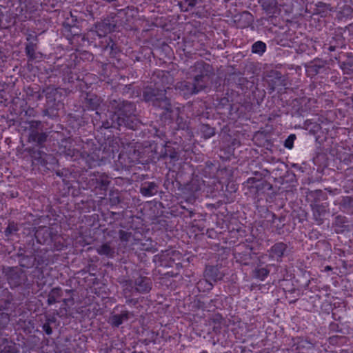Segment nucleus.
Returning a JSON list of instances; mask_svg holds the SVG:
<instances>
[{
  "label": "nucleus",
  "mask_w": 353,
  "mask_h": 353,
  "mask_svg": "<svg viewBox=\"0 0 353 353\" xmlns=\"http://www.w3.org/2000/svg\"><path fill=\"white\" fill-rule=\"evenodd\" d=\"M136 105L132 101L118 99L110 100L106 119L102 121L101 127L105 129L114 128L121 130L125 128L136 130L139 120L135 115Z\"/></svg>",
  "instance_id": "1"
},
{
  "label": "nucleus",
  "mask_w": 353,
  "mask_h": 353,
  "mask_svg": "<svg viewBox=\"0 0 353 353\" xmlns=\"http://www.w3.org/2000/svg\"><path fill=\"white\" fill-rule=\"evenodd\" d=\"M119 139L114 138L108 141V144L104 146H94L93 143L88 142L83 146L79 163L85 164L89 168L101 166L107 162H110L115 157L116 153L119 150Z\"/></svg>",
  "instance_id": "2"
},
{
  "label": "nucleus",
  "mask_w": 353,
  "mask_h": 353,
  "mask_svg": "<svg viewBox=\"0 0 353 353\" xmlns=\"http://www.w3.org/2000/svg\"><path fill=\"white\" fill-rule=\"evenodd\" d=\"M165 88L148 85L143 88L142 100L156 109L163 110L160 115L161 120L171 122L174 119V110L170 99L166 96Z\"/></svg>",
  "instance_id": "3"
},
{
  "label": "nucleus",
  "mask_w": 353,
  "mask_h": 353,
  "mask_svg": "<svg viewBox=\"0 0 353 353\" xmlns=\"http://www.w3.org/2000/svg\"><path fill=\"white\" fill-rule=\"evenodd\" d=\"M210 67V65L208 63L197 62L195 64V68L200 70L201 74L195 75L192 81H181L177 82L175 85L176 90L185 99H188L203 90L207 87L208 77L207 74H204L202 70L208 72Z\"/></svg>",
  "instance_id": "4"
},
{
  "label": "nucleus",
  "mask_w": 353,
  "mask_h": 353,
  "mask_svg": "<svg viewBox=\"0 0 353 353\" xmlns=\"http://www.w3.org/2000/svg\"><path fill=\"white\" fill-rule=\"evenodd\" d=\"M34 237L38 243L46 245L48 250H61L63 247L60 234L52 227L39 226L35 230Z\"/></svg>",
  "instance_id": "5"
},
{
  "label": "nucleus",
  "mask_w": 353,
  "mask_h": 353,
  "mask_svg": "<svg viewBox=\"0 0 353 353\" xmlns=\"http://www.w3.org/2000/svg\"><path fill=\"white\" fill-rule=\"evenodd\" d=\"M79 183L83 189H90L95 194H98L99 191L107 190L110 180L105 172L95 171L81 177Z\"/></svg>",
  "instance_id": "6"
},
{
  "label": "nucleus",
  "mask_w": 353,
  "mask_h": 353,
  "mask_svg": "<svg viewBox=\"0 0 353 353\" xmlns=\"http://www.w3.org/2000/svg\"><path fill=\"white\" fill-rule=\"evenodd\" d=\"M146 161L143 159L139 150H136L132 146H128L120 152L117 160L114 161V163L116 169L117 170H129L137 163L143 164Z\"/></svg>",
  "instance_id": "7"
},
{
  "label": "nucleus",
  "mask_w": 353,
  "mask_h": 353,
  "mask_svg": "<svg viewBox=\"0 0 353 353\" xmlns=\"http://www.w3.org/2000/svg\"><path fill=\"white\" fill-rule=\"evenodd\" d=\"M43 92L45 93L46 103L43 114L50 118L57 117V111L62 106V93L60 88L47 87Z\"/></svg>",
  "instance_id": "8"
},
{
  "label": "nucleus",
  "mask_w": 353,
  "mask_h": 353,
  "mask_svg": "<svg viewBox=\"0 0 353 353\" xmlns=\"http://www.w3.org/2000/svg\"><path fill=\"white\" fill-rule=\"evenodd\" d=\"M259 212L261 213V216L265 219L267 223H270V229L272 232L279 235H283L285 234V232H290L289 230H285V215L281 214L277 216L274 212L270 211L265 207L261 208V210Z\"/></svg>",
  "instance_id": "9"
},
{
  "label": "nucleus",
  "mask_w": 353,
  "mask_h": 353,
  "mask_svg": "<svg viewBox=\"0 0 353 353\" xmlns=\"http://www.w3.org/2000/svg\"><path fill=\"white\" fill-rule=\"evenodd\" d=\"M16 17L21 21L32 20L37 14L38 3L32 0L17 1L12 6Z\"/></svg>",
  "instance_id": "10"
},
{
  "label": "nucleus",
  "mask_w": 353,
  "mask_h": 353,
  "mask_svg": "<svg viewBox=\"0 0 353 353\" xmlns=\"http://www.w3.org/2000/svg\"><path fill=\"white\" fill-rule=\"evenodd\" d=\"M101 46L104 51H108L112 63L117 67H122L123 62L121 60L122 50L115 37L109 36L101 41Z\"/></svg>",
  "instance_id": "11"
},
{
  "label": "nucleus",
  "mask_w": 353,
  "mask_h": 353,
  "mask_svg": "<svg viewBox=\"0 0 353 353\" xmlns=\"http://www.w3.org/2000/svg\"><path fill=\"white\" fill-rule=\"evenodd\" d=\"M3 273L11 288L19 287L28 281L25 272L17 266L4 267Z\"/></svg>",
  "instance_id": "12"
},
{
  "label": "nucleus",
  "mask_w": 353,
  "mask_h": 353,
  "mask_svg": "<svg viewBox=\"0 0 353 353\" xmlns=\"http://www.w3.org/2000/svg\"><path fill=\"white\" fill-rule=\"evenodd\" d=\"M290 249L287 243L278 241L274 243L268 250L267 256L270 261L280 263L284 257L289 255Z\"/></svg>",
  "instance_id": "13"
},
{
  "label": "nucleus",
  "mask_w": 353,
  "mask_h": 353,
  "mask_svg": "<svg viewBox=\"0 0 353 353\" xmlns=\"http://www.w3.org/2000/svg\"><path fill=\"white\" fill-rule=\"evenodd\" d=\"M115 14H111L110 17L105 18L94 24L95 32L98 37H103L112 32H114L117 28V22L114 19Z\"/></svg>",
  "instance_id": "14"
},
{
  "label": "nucleus",
  "mask_w": 353,
  "mask_h": 353,
  "mask_svg": "<svg viewBox=\"0 0 353 353\" xmlns=\"http://www.w3.org/2000/svg\"><path fill=\"white\" fill-rule=\"evenodd\" d=\"M31 157L34 164L41 166L47 170L53 168V165L57 163V160L52 154H47L40 150H34Z\"/></svg>",
  "instance_id": "15"
},
{
  "label": "nucleus",
  "mask_w": 353,
  "mask_h": 353,
  "mask_svg": "<svg viewBox=\"0 0 353 353\" xmlns=\"http://www.w3.org/2000/svg\"><path fill=\"white\" fill-rule=\"evenodd\" d=\"M152 80L154 82V86L165 88L167 91L173 83L174 77L168 71L158 70L154 72Z\"/></svg>",
  "instance_id": "16"
},
{
  "label": "nucleus",
  "mask_w": 353,
  "mask_h": 353,
  "mask_svg": "<svg viewBox=\"0 0 353 353\" xmlns=\"http://www.w3.org/2000/svg\"><path fill=\"white\" fill-rule=\"evenodd\" d=\"M330 287L328 285H324L322 288H319L317 285L312 286L310 291L306 292L305 295L307 301L312 303L314 307H316L317 304H319L322 297L321 294L325 292L323 295L325 297L330 296Z\"/></svg>",
  "instance_id": "17"
},
{
  "label": "nucleus",
  "mask_w": 353,
  "mask_h": 353,
  "mask_svg": "<svg viewBox=\"0 0 353 353\" xmlns=\"http://www.w3.org/2000/svg\"><path fill=\"white\" fill-rule=\"evenodd\" d=\"M284 76L279 70H272L267 75L268 90L269 93H272L279 87L284 86Z\"/></svg>",
  "instance_id": "18"
},
{
  "label": "nucleus",
  "mask_w": 353,
  "mask_h": 353,
  "mask_svg": "<svg viewBox=\"0 0 353 353\" xmlns=\"http://www.w3.org/2000/svg\"><path fill=\"white\" fill-rule=\"evenodd\" d=\"M201 190V185L197 180H192L183 188V198L188 203H194L197 198V193Z\"/></svg>",
  "instance_id": "19"
},
{
  "label": "nucleus",
  "mask_w": 353,
  "mask_h": 353,
  "mask_svg": "<svg viewBox=\"0 0 353 353\" xmlns=\"http://www.w3.org/2000/svg\"><path fill=\"white\" fill-rule=\"evenodd\" d=\"M345 47V42L343 36L341 34H335L326 40L323 46V50L324 52H331Z\"/></svg>",
  "instance_id": "20"
},
{
  "label": "nucleus",
  "mask_w": 353,
  "mask_h": 353,
  "mask_svg": "<svg viewBox=\"0 0 353 353\" xmlns=\"http://www.w3.org/2000/svg\"><path fill=\"white\" fill-rule=\"evenodd\" d=\"M327 61L321 59H316L306 65V71L312 76L319 74H327L330 68L327 65Z\"/></svg>",
  "instance_id": "21"
},
{
  "label": "nucleus",
  "mask_w": 353,
  "mask_h": 353,
  "mask_svg": "<svg viewBox=\"0 0 353 353\" xmlns=\"http://www.w3.org/2000/svg\"><path fill=\"white\" fill-rule=\"evenodd\" d=\"M59 152L71 161H79L81 151L75 149L71 143L67 141H62L59 146Z\"/></svg>",
  "instance_id": "22"
},
{
  "label": "nucleus",
  "mask_w": 353,
  "mask_h": 353,
  "mask_svg": "<svg viewBox=\"0 0 353 353\" xmlns=\"http://www.w3.org/2000/svg\"><path fill=\"white\" fill-rule=\"evenodd\" d=\"M222 265H206L203 272L205 278H208L212 282L216 283L223 279L225 276V273L221 270Z\"/></svg>",
  "instance_id": "23"
},
{
  "label": "nucleus",
  "mask_w": 353,
  "mask_h": 353,
  "mask_svg": "<svg viewBox=\"0 0 353 353\" xmlns=\"http://www.w3.org/2000/svg\"><path fill=\"white\" fill-rule=\"evenodd\" d=\"M227 82L228 85H230L232 88L234 86L240 89L243 92H245L249 88V85H251L252 84V83L248 81L245 77L235 73L229 76Z\"/></svg>",
  "instance_id": "24"
},
{
  "label": "nucleus",
  "mask_w": 353,
  "mask_h": 353,
  "mask_svg": "<svg viewBox=\"0 0 353 353\" xmlns=\"http://www.w3.org/2000/svg\"><path fill=\"white\" fill-rule=\"evenodd\" d=\"M134 291L139 294H147L150 292L152 287V282L150 278L139 274L133 280Z\"/></svg>",
  "instance_id": "25"
},
{
  "label": "nucleus",
  "mask_w": 353,
  "mask_h": 353,
  "mask_svg": "<svg viewBox=\"0 0 353 353\" xmlns=\"http://www.w3.org/2000/svg\"><path fill=\"white\" fill-rule=\"evenodd\" d=\"M292 347L296 353H312L314 344L304 337H296L292 339Z\"/></svg>",
  "instance_id": "26"
},
{
  "label": "nucleus",
  "mask_w": 353,
  "mask_h": 353,
  "mask_svg": "<svg viewBox=\"0 0 353 353\" xmlns=\"http://www.w3.org/2000/svg\"><path fill=\"white\" fill-rule=\"evenodd\" d=\"M16 256L18 258L19 265L21 268L30 269L35 265V255L27 254L24 249L20 248Z\"/></svg>",
  "instance_id": "27"
},
{
  "label": "nucleus",
  "mask_w": 353,
  "mask_h": 353,
  "mask_svg": "<svg viewBox=\"0 0 353 353\" xmlns=\"http://www.w3.org/2000/svg\"><path fill=\"white\" fill-rule=\"evenodd\" d=\"M37 50L38 43H26L25 53L28 61H40L43 58V54Z\"/></svg>",
  "instance_id": "28"
},
{
  "label": "nucleus",
  "mask_w": 353,
  "mask_h": 353,
  "mask_svg": "<svg viewBox=\"0 0 353 353\" xmlns=\"http://www.w3.org/2000/svg\"><path fill=\"white\" fill-rule=\"evenodd\" d=\"M311 206L312 208L314 219L318 224H322L323 222V217L327 211L329 206L328 203H311Z\"/></svg>",
  "instance_id": "29"
},
{
  "label": "nucleus",
  "mask_w": 353,
  "mask_h": 353,
  "mask_svg": "<svg viewBox=\"0 0 353 353\" xmlns=\"http://www.w3.org/2000/svg\"><path fill=\"white\" fill-rule=\"evenodd\" d=\"M133 316V313L128 310H122L120 314H112L108 323L113 327H119L124 321H128L130 317Z\"/></svg>",
  "instance_id": "30"
},
{
  "label": "nucleus",
  "mask_w": 353,
  "mask_h": 353,
  "mask_svg": "<svg viewBox=\"0 0 353 353\" xmlns=\"http://www.w3.org/2000/svg\"><path fill=\"white\" fill-rule=\"evenodd\" d=\"M160 159H169L170 163H175L179 159V154L176 149L165 143L160 152Z\"/></svg>",
  "instance_id": "31"
},
{
  "label": "nucleus",
  "mask_w": 353,
  "mask_h": 353,
  "mask_svg": "<svg viewBox=\"0 0 353 353\" xmlns=\"http://www.w3.org/2000/svg\"><path fill=\"white\" fill-rule=\"evenodd\" d=\"M254 253L252 248H249L243 252H237L234 254V257L237 263L243 265H250L252 263Z\"/></svg>",
  "instance_id": "32"
},
{
  "label": "nucleus",
  "mask_w": 353,
  "mask_h": 353,
  "mask_svg": "<svg viewBox=\"0 0 353 353\" xmlns=\"http://www.w3.org/2000/svg\"><path fill=\"white\" fill-rule=\"evenodd\" d=\"M234 22L238 28H245L253 22V16L248 11H244L234 16Z\"/></svg>",
  "instance_id": "33"
},
{
  "label": "nucleus",
  "mask_w": 353,
  "mask_h": 353,
  "mask_svg": "<svg viewBox=\"0 0 353 353\" xmlns=\"http://www.w3.org/2000/svg\"><path fill=\"white\" fill-rule=\"evenodd\" d=\"M159 185L154 181H145L141 183L139 192L144 196H152L157 194Z\"/></svg>",
  "instance_id": "34"
},
{
  "label": "nucleus",
  "mask_w": 353,
  "mask_h": 353,
  "mask_svg": "<svg viewBox=\"0 0 353 353\" xmlns=\"http://www.w3.org/2000/svg\"><path fill=\"white\" fill-rule=\"evenodd\" d=\"M100 99L94 94L86 93L83 102V106L88 110H96L100 105Z\"/></svg>",
  "instance_id": "35"
},
{
  "label": "nucleus",
  "mask_w": 353,
  "mask_h": 353,
  "mask_svg": "<svg viewBox=\"0 0 353 353\" xmlns=\"http://www.w3.org/2000/svg\"><path fill=\"white\" fill-rule=\"evenodd\" d=\"M262 263H263L260 262L252 272V277L261 281H265L270 272L269 265H267L263 267Z\"/></svg>",
  "instance_id": "36"
},
{
  "label": "nucleus",
  "mask_w": 353,
  "mask_h": 353,
  "mask_svg": "<svg viewBox=\"0 0 353 353\" xmlns=\"http://www.w3.org/2000/svg\"><path fill=\"white\" fill-rule=\"evenodd\" d=\"M29 134H28V142L35 140V137L40 131L43 130V125L41 121L31 120L28 121Z\"/></svg>",
  "instance_id": "37"
},
{
  "label": "nucleus",
  "mask_w": 353,
  "mask_h": 353,
  "mask_svg": "<svg viewBox=\"0 0 353 353\" xmlns=\"http://www.w3.org/2000/svg\"><path fill=\"white\" fill-rule=\"evenodd\" d=\"M61 70L63 73V81L65 83H73L75 80H79V77L72 71V64L62 65Z\"/></svg>",
  "instance_id": "38"
},
{
  "label": "nucleus",
  "mask_w": 353,
  "mask_h": 353,
  "mask_svg": "<svg viewBox=\"0 0 353 353\" xmlns=\"http://www.w3.org/2000/svg\"><path fill=\"white\" fill-rule=\"evenodd\" d=\"M346 59L339 62L341 69L343 73L348 75L353 74V53L347 52L345 54Z\"/></svg>",
  "instance_id": "39"
},
{
  "label": "nucleus",
  "mask_w": 353,
  "mask_h": 353,
  "mask_svg": "<svg viewBox=\"0 0 353 353\" xmlns=\"http://www.w3.org/2000/svg\"><path fill=\"white\" fill-rule=\"evenodd\" d=\"M259 3L267 14L273 15L278 12L277 0H259Z\"/></svg>",
  "instance_id": "40"
},
{
  "label": "nucleus",
  "mask_w": 353,
  "mask_h": 353,
  "mask_svg": "<svg viewBox=\"0 0 353 353\" xmlns=\"http://www.w3.org/2000/svg\"><path fill=\"white\" fill-rule=\"evenodd\" d=\"M201 3V0H181L179 1L178 6L181 12H187L193 10Z\"/></svg>",
  "instance_id": "41"
},
{
  "label": "nucleus",
  "mask_w": 353,
  "mask_h": 353,
  "mask_svg": "<svg viewBox=\"0 0 353 353\" xmlns=\"http://www.w3.org/2000/svg\"><path fill=\"white\" fill-rule=\"evenodd\" d=\"M97 252L101 256L113 258L114 256L115 250L108 243H105L97 248Z\"/></svg>",
  "instance_id": "42"
},
{
  "label": "nucleus",
  "mask_w": 353,
  "mask_h": 353,
  "mask_svg": "<svg viewBox=\"0 0 353 353\" xmlns=\"http://www.w3.org/2000/svg\"><path fill=\"white\" fill-rule=\"evenodd\" d=\"M272 185L269 182L262 179H258L257 183L255 186L254 195H260L266 191L272 190Z\"/></svg>",
  "instance_id": "43"
},
{
  "label": "nucleus",
  "mask_w": 353,
  "mask_h": 353,
  "mask_svg": "<svg viewBox=\"0 0 353 353\" xmlns=\"http://www.w3.org/2000/svg\"><path fill=\"white\" fill-rule=\"evenodd\" d=\"M310 197L312 199V203H321L327 199V194L325 190H316L310 193Z\"/></svg>",
  "instance_id": "44"
},
{
  "label": "nucleus",
  "mask_w": 353,
  "mask_h": 353,
  "mask_svg": "<svg viewBox=\"0 0 353 353\" xmlns=\"http://www.w3.org/2000/svg\"><path fill=\"white\" fill-rule=\"evenodd\" d=\"M108 203L111 207L117 206L122 201L121 194L118 190H110L108 193Z\"/></svg>",
  "instance_id": "45"
},
{
  "label": "nucleus",
  "mask_w": 353,
  "mask_h": 353,
  "mask_svg": "<svg viewBox=\"0 0 353 353\" xmlns=\"http://www.w3.org/2000/svg\"><path fill=\"white\" fill-rule=\"evenodd\" d=\"M212 282L208 278L200 279L196 284V288L199 292H209L213 288Z\"/></svg>",
  "instance_id": "46"
},
{
  "label": "nucleus",
  "mask_w": 353,
  "mask_h": 353,
  "mask_svg": "<svg viewBox=\"0 0 353 353\" xmlns=\"http://www.w3.org/2000/svg\"><path fill=\"white\" fill-rule=\"evenodd\" d=\"M134 287V281L132 279L125 280L123 282V292L125 299L131 296L135 292Z\"/></svg>",
  "instance_id": "47"
},
{
  "label": "nucleus",
  "mask_w": 353,
  "mask_h": 353,
  "mask_svg": "<svg viewBox=\"0 0 353 353\" xmlns=\"http://www.w3.org/2000/svg\"><path fill=\"white\" fill-rule=\"evenodd\" d=\"M267 46L265 43L261 41H257L252 45L251 52L260 56L263 55L266 51Z\"/></svg>",
  "instance_id": "48"
},
{
  "label": "nucleus",
  "mask_w": 353,
  "mask_h": 353,
  "mask_svg": "<svg viewBox=\"0 0 353 353\" xmlns=\"http://www.w3.org/2000/svg\"><path fill=\"white\" fill-rule=\"evenodd\" d=\"M200 131L203 137L205 139H210L213 137L216 133L214 128L212 127L209 124H201L200 126Z\"/></svg>",
  "instance_id": "49"
},
{
  "label": "nucleus",
  "mask_w": 353,
  "mask_h": 353,
  "mask_svg": "<svg viewBox=\"0 0 353 353\" xmlns=\"http://www.w3.org/2000/svg\"><path fill=\"white\" fill-rule=\"evenodd\" d=\"M328 329L330 332L332 333H339L341 334H347L349 333L348 328L344 327L343 324L339 325L335 322H331L329 324Z\"/></svg>",
  "instance_id": "50"
},
{
  "label": "nucleus",
  "mask_w": 353,
  "mask_h": 353,
  "mask_svg": "<svg viewBox=\"0 0 353 353\" xmlns=\"http://www.w3.org/2000/svg\"><path fill=\"white\" fill-rule=\"evenodd\" d=\"M214 105L216 108V110L219 111L223 109H230V101L228 97H223L221 98H217L215 100Z\"/></svg>",
  "instance_id": "51"
},
{
  "label": "nucleus",
  "mask_w": 353,
  "mask_h": 353,
  "mask_svg": "<svg viewBox=\"0 0 353 353\" xmlns=\"http://www.w3.org/2000/svg\"><path fill=\"white\" fill-rule=\"evenodd\" d=\"M339 206L343 210H350L353 208V196H343L339 202Z\"/></svg>",
  "instance_id": "52"
},
{
  "label": "nucleus",
  "mask_w": 353,
  "mask_h": 353,
  "mask_svg": "<svg viewBox=\"0 0 353 353\" xmlns=\"http://www.w3.org/2000/svg\"><path fill=\"white\" fill-rule=\"evenodd\" d=\"M19 230V225L14 221H9L8 227L4 231L5 236L10 237L11 235L16 234Z\"/></svg>",
  "instance_id": "53"
},
{
  "label": "nucleus",
  "mask_w": 353,
  "mask_h": 353,
  "mask_svg": "<svg viewBox=\"0 0 353 353\" xmlns=\"http://www.w3.org/2000/svg\"><path fill=\"white\" fill-rule=\"evenodd\" d=\"M48 134L46 132L40 131L39 133L37 134L35 137L34 141H31L30 143H34L35 145L42 147L43 144L46 142Z\"/></svg>",
  "instance_id": "54"
},
{
  "label": "nucleus",
  "mask_w": 353,
  "mask_h": 353,
  "mask_svg": "<svg viewBox=\"0 0 353 353\" xmlns=\"http://www.w3.org/2000/svg\"><path fill=\"white\" fill-rule=\"evenodd\" d=\"M215 302V299H210L208 303H205L204 301H201L199 300L197 301V307L199 309H201L202 310H206V311H212L214 310L216 307L214 304Z\"/></svg>",
  "instance_id": "55"
},
{
  "label": "nucleus",
  "mask_w": 353,
  "mask_h": 353,
  "mask_svg": "<svg viewBox=\"0 0 353 353\" xmlns=\"http://www.w3.org/2000/svg\"><path fill=\"white\" fill-rule=\"evenodd\" d=\"M48 264V259L41 255H37L35 256V269L37 270L41 274L42 277L43 276V272L41 270L40 266L47 265Z\"/></svg>",
  "instance_id": "56"
},
{
  "label": "nucleus",
  "mask_w": 353,
  "mask_h": 353,
  "mask_svg": "<svg viewBox=\"0 0 353 353\" xmlns=\"http://www.w3.org/2000/svg\"><path fill=\"white\" fill-rule=\"evenodd\" d=\"M258 179L255 177H250L247 179L246 181L243 183V186L245 188H247L250 190V193L254 194L255 192V186L257 183Z\"/></svg>",
  "instance_id": "57"
},
{
  "label": "nucleus",
  "mask_w": 353,
  "mask_h": 353,
  "mask_svg": "<svg viewBox=\"0 0 353 353\" xmlns=\"http://www.w3.org/2000/svg\"><path fill=\"white\" fill-rule=\"evenodd\" d=\"M305 126L306 130H309L311 133L314 134L321 129V126L319 124H317L316 123H312L310 120L305 121Z\"/></svg>",
  "instance_id": "58"
},
{
  "label": "nucleus",
  "mask_w": 353,
  "mask_h": 353,
  "mask_svg": "<svg viewBox=\"0 0 353 353\" xmlns=\"http://www.w3.org/2000/svg\"><path fill=\"white\" fill-rule=\"evenodd\" d=\"M170 254L168 252L166 254L162 253L159 256V259L161 260L160 265L162 266H172V263H174V261H171V257L169 256Z\"/></svg>",
  "instance_id": "59"
},
{
  "label": "nucleus",
  "mask_w": 353,
  "mask_h": 353,
  "mask_svg": "<svg viewBox=\"0 0 353 353\" xmlns=\"http://www.w3.org/2000/svg\"><path fill=\"white\" fill-rule=\"evenodd\" d=\"M119 239L123 243H128L132 237V233L131 232L120 230L119 231Z\"/></svg>",
  "instance_id": "60"
},
{
  "label": "nucleus",
  "mask_w": 353,
  "mask_h": 353,
  "mask_svg": "<svg viewBox=\"0 0 353 353\" xmlns=\"http://www.w3.org/2000/svg\"><path fill=\"white\" fill-rule=\"evenodd\" d=\"M296 139L295 134H290L284 141V147L289 150H291L294 147V142Z\"/></svg>",
  "instance_id": "61"
},
{
  "label": "nucleus",
  "mask_w": 353,
  "mask_h": 353,
  "mask_svg": "<svg viewBox=\"0 0 353 353\" xmlns=\"http://www.w3.org/2000/svg\"><path fill=\"white\" fill-rule=\"evenodd\" d=\"M1 353H19L15 343H10L6 345Z\"/></svg>",
  "instance_id": "62"
},
{
  "label": "nucleus",
  "mask_w": 353,
  "mask_h": 353,
  "mask_svg": "<svg viewBox=\"0 0 353 353\" xmlns=\"http://www.w3.org/2000/svg\"><path fill=\"white\" fill-rule=\"evenodd\" d=\"M339 160L343 162L344 164L347 165H350L353 161V154H339Z\"/></svg>",
  "instance_id": "63"
},
{
  "label": "nucleus",
  "mask_w": 353,
  "mask_h": 353,
  "mask_svg": "<svg viewBox=\"0 0 353 353\" xmlns=\"http://www.w3.org/2000/svg\"><path fill=\"white\" fill-rule=\"evenodd\" d=\"M343 190L345 193L350 194L353 192V181H347L342 185Z\"/></svg>",
  "instance_id": "64"
}]
</instances>
